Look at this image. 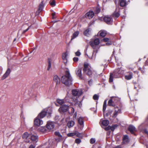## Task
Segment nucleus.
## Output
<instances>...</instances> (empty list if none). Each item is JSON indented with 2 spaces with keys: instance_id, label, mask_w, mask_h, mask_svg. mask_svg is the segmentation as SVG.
<instances>
[{
  "instance_id": "nucleus-22",
  "label": "nucleus",
  "mask_w": 148,
  "mask_h": 148,
  "mask_svg": "<svg viewBox=\"0 0 148 148\" xmlns=\"http://www.w3.org/2000/svg\"><path fill=\"white\" fill-rule=\"evenodd\" d=\"M106 31L104 30H101L98 33V35H99L102 37H105L106 35Z\"/></svg>"
},
{
  "instance_id": "nucleus-31",
  "label": "nucleus",
  "mask_w": 148,
  "mask_h": 148,
  "mask_svg": "<svg viewBox=\"0 0 148 148\" xmlns=\"http://www.w3.org/2000/svg\"><path fill=\"white\" fill-rule=\"evenodd\" d=\"M111 98L113 99V100L114 102V103L116 102L117 101H119L120 100V98L117 97H111Z\"/></svg>"
},
{
  "instance_id": "nucleus-35",
  "label": "nucleus",
  "mask_w": 148,
  "mask_h": 148,
  "mask_svg": "<svg viewBox=\"0 0 148 148\" xmlns=\"http://www.w3.org/2000/svg\"><path fill=\"white\" fill-rule=\"evenodd\" d=\"M106 103L107 100H105L104 102L103 106V112H104L106 110Z\"/></svg>"
},
{
  "instance_id": "nucleus-47",
  "label": "nucleus",
  "mask_w": 148,
  "mask_h": 148,
  "mask_svg": "<svg viewBox=\"0 0 148 148\" xmlns=\"http://www.w3.org/2000/svg\"><path fill=\"white\" fill-rule=\"evenodd\" d=\"M75 105H78L80 108L82 106L81 101H80L79 102H77L75 103Z\"/></svg>"
},
{
  "instance_id": "nucleus-54",
  "label": "nucleus",
  "mask_w": 148,
  "mask_h": 148,
  "mask_svg": "<svg viewBox=\"0 0 148 148\" xmlns=\"http://www.w3.org/2000/svg\"><path fill=\"white\" fill-rule=\"evenodd\" d=\"M105 129L106 131H107L110 130V126H109L108 127H105Z\"/></svg>"
},
{
  "instance_id": "nucleus-41",
  "label": "nucleus",
  "mask_w": 148,
  "mask_h": 148,
  "mask_svg": "<svg viewBox=\"0 0 148 148\" xmlns=\"http://www.w3.org/2000/svg\"><path fill=\"white\" fill-rule=\"evenodd\" d=\"M93 74H94V78L95 79H96L97 77H98L100 76V75H97L96 72L94 71H93Z\"/></svg>"
},
{
  "instance_id": "nucleus-23",
  "label": "nucleus",
  "mask_w": 148,
  "mask_h": 148,
  "mask_svg": "<svg viewBox=\"0 0 148 148\" xmlns=\"http://www.w3.org/2000/svg\"><path fill=\"white\" fill-rule=\"evenodd\" d=\"M96 140L95 138H93V148H101L99 144L97 142L95 143Z\"/></svg>"
},
{
  "instance_id": "nucleus-50",
  "label": "nucleus",
  "mask_w": 148,
  "mask_h": 148,
  "mask_svg": "<svg viewBox=\"0 0 148 148\" xmlns=\"http://www.w3.org/2000/svg\"><path fill=\"white\" fill-rule=\"evenodd\" d=\"M81 53L79 51L75 53V55L76 56H79L81 55Z\"/></svg>"
},
{
  "instance_id": "nucleus-29",
  "label": "nucleus",
  "mask_w": 148,
  "mask_h": 148,
  "mask_svg": "<svg viewBox=\"0 0 148 148\" xmlns=\"http://www.w3.org/2000/svg\"><path fill=\"white\" fill-rule=\"evenodd\" d=\"M108 104V105L111 106H115V103L112 99L111 98V99L109 100Z\"/></svg>"
},
{
  "instance_id": "nucleus-62",
  "label": "nucleus",
  "mask_w": 148,
  "mask_h": 148,
  "mask_svg": "<svg viewBox=\"0 0 148 148\" xmlns=\"http://www.w3.org/2000/svg\"><path fill=\"white\" fill-rule=\"evenodd\" d=\"M56 14V13L55 12H53L52 13L51 15L52 16H54Z\"/></svg>"
},
{
  "instance_id": "nucleus-49",
  "label": "nucleus",
  "mask_w": 148,
  "mask_h": 148,
  "mask_svg": "<svg viewBox=\"0 0 148 148\" xmlns=\"http://www.w3.org/2000/svg\"><path fill=\"white\" fill-rule=\"evenodd\" d=\"M57 142H58L62 140V138L61 137H58V138H55Z\"/></svg>"
},
{
  "instance_id": "nucleus-10",
  "label": "nucleus",
  "mask_w": 148,
  "mask_h": 148,
  "mask_svg": "<svg viewBox=\"0 0 148 148\" xmlns=\"http://www.w3.org/2000/svg\"><path fill=\"white\" fill-rule=\"evenodd\" d=\"M120 113H121V109L119 108L117 106H116L115 108V110L113 114V117H116L118 114Z\"/></svg>"
},
{
  "instance_id": "nucleus-6",
  "label": "nucleus",
  "mask_w": 148,
  "mask_h": 148,
  "mask_svg": "<svg viewBox=\"0 0 148 148\" xmlns=\"http://www.w3.org/2000/svg\"><path fill=\"white\" fill-rule=\"evenodd\" d=\"M69 106L66 104H63L58 109V111L60 113L66 112L69 111Z\"/></svg>"
},
{
  "instance_id": "nucleus-28",
  "label": "nucleus",
  "mask_w": 148,
  "mask_h": 148,
  "mask_svg": "<svg viewBox=\"0 0 148 148\" xmlns=\"http://www.w3.org/2000/svg\"><path fill=\"white\" fill-rule=\"evenodd\" d=\"M79 34V32L78 31H76L73 34V35L71 36V40L74 39L76 38L78 35Z\"/></svg>"
},
{
  "instance_id": "nucleus-14",
  "label": "nucleus",
  "mask_w": 148,
  "mask_h": 148,
  "mask_svg": "<svg viewBox=\"0 0 148 148\" xmlns=\"http://www.w3.org/2000/svg\"><path fill=\"white\" fill-rule=\"evenodd\" d=\"M44 7L43 4V1H42L39 5V7L37 11L36 12V14H39V13L42 10L43 8Z\"/></svg>"
},
{
  "instance_id": "nucleus-36",
  "label": "nucleus",
  "mask_w": 148,
  "mask_h": 148,
  "mask_svg": "<svg viewBox=\"0 0 148 148\" xmlns=\"http://www.w3.org/2000/svg\"><path fill=\"white\" fill-rule=\"evenodd\" d=\"M29 28H27L25 30H23L21 29H20L19 30L18 33H21L22 34H24L27 32L29 30Z\"/></svg>"
},
{
  "instance_id": "nucleus-7",
  "label": "nucleus",
  "mask_w": 148,
  "mask_h": 148,
  "mask_svg": "<svg viewBox=\"0 0 148 148\" xmlns=\"http://www.w3.org/2000/svg\"><path fill=\"white\" fill-rule=\"evenodd\" d=\"M103 20L108 25H111L113 22V19L111 16H105L103 17Z\"/></svg>"
},
{
  "instance_id": "nucleus-38",
  "label": "nucleus",
  "mask_w": 148,
  "mask_h": 148,
  "mask_svg": "<svg viewBox=\"0 0 148 148\" xmlns=\"http://www.w3.org/2000/svg\"><path fill=\"white\" fill-rule=\"evenodd\" d=\"M99 42L100 40L98 38L94 40V44L96 45H98V44H99Z\"/></svg>"
},
{
  "instance_id": "nucleus-16",
  "label": "nucleus",
  "mask_w": 148,
  "mask_h": 148,
  "mask_svg": "<svg viewBox=\"0 0 148 148\" xmlns=\"http://www.w3.org/2000/svg\"><path fill=\"white\" fill-rule=\"evenodd\" d=\"M123 144H125L129 142V138L128 136L127 135H124L123 138Z\"/></svg>"
},
{
  "instance_id": "nucleus-60",
  "label": "nucleus",
  "mask_w": 148,
  "mask_h": 148,
  "mask_svg": "<svg viewBox=\"0 0 148 148\" xmlns=\"http://www.w3.org/2000/svg\"><path fill=\"white\" fill-rule=\"evenodd\" d=\"M35 147L32 145H31L29 147V148H35Z\"/></svg>"
},
{
  "instance_id": "nucleus-11",
  "label": "nucleus",
  "mask_w": 148,
  "mask_h": 148,
  "mask_svg": "<svg viewBox=\"0 0 148 148\" xmlns=\"http://www.w3.org/2000/svg\"><path fill=\"white\" fill-rule=\"evenodd\" d=\"M11 71L10 69L9 68H8L5 73L2 76L1 78L3 80L6 78L10 74Z\"/></svg>"
},
{
  "instance_id": "nucleus-1",
  "label": "nucleus",
  "mask_w": 148,
  "mask_h": 148,
  "mask_svg": "<svg viewBox=\"0 0 148 148\" xmlns=\"http://www.w3.org/2000/svg\"><path fill=\"white\" fill-rule=\"evenodd\" d=\"M72 79L69 72L66 71L64 75L61 78V82L62 83L67 86H69L72 84Z\"/></svg>"
},
{
  "instance_id": "nucleus-24",
  "label": "nucleus",
  "mask_w": 148,
  "mask_h": 148,
  "mask_svg": "<svg viewBox=\"0 0 148 148\" xmlns=\"http://www.w3.org/2000/svg\"><path fill=\"white\" fill-rule=\"evenodd\" d=\"M128 130L130 132L133 134L134 131L135 130V127L134 126L131 125L129 126L128 128Z\"/></svg>"
},
{
  "instance_id": "nucleus-18",
  "label": "nucleus",
  "mask_w": 148,
  "mask_h": 148,
  "mask_svg": "<svg viewBox=\"0 0 148 148\" xmlns=\"http://www.w3.org/2000/svg\"><path fill=\"white\" fill-rule=\"evenodd\" d=\"M100 11L101 7L99 5H98L94 10V12H93V16H94L95 14H98L100 12Z\"/></svg>"
},
{
  "instance_id": "nucleus-4",
  "label": "nucleus",
  "mask_w": 148,
  "mask_h": 148,
  "mask_svg": "<svg viewBox=\"0 0 148 148\" xmlns=\"http://www.w3.org/2000/svg\"><path fill=\"white\" fill-rule=\"evenodd\" d=\"M91 66L89 63L85 62L84 63V68L83 71L86 75L91 77L92 76V71L91 70Z\"/></svg>"
},
{
  "instance_id": "nucleus-56",
  "label": "nucleus",
  "mask_w": 148,
  "mask_h": 148,
  "mask_svg": "<svg viewBox=\"0 0 148 148\" xmlns=\"http://www.w3.org/2000/svg\"><path fill=\"white\" fill-rule=\"evenodd\" d=\"M114 127L113 126H110V130H111L112 131H114Z\"/></svg>"
},
{
  "instance_id": "nucleus-27",
  "label": "nucleus",
  "mask_w": 148,
  "mask_h": 148,
  "mask_svg": "<svg viewBox=\"0 0 148 148\" xmlns=\"http://www.w3.org/2000/svg\"><path fill=\"white\" fill-rule=\"evenodd\" d=\"M75 124L74 122L73 121H69L67 124V126L69 128L73 127Z\"/></svg>"
},
{
  "instance_id": "nucleus-52",
  "label": "nucleus",
  "mask_w": 148,
  "mask_h": 148,
  "mask_svg": "<svg viewBox=\"0 0 148 148\" xmlns=\"http://www.w3.org/2000/svg\"><path fill=\"white\" fill-rule=\"evenodd\" d=\"M73 61L75 62H77L78 61L79 58L77 57H74L73 58Z\"/></svg>"
},
{
  "instance_id": "nucleus-63",
  "label": "nucleus",
  "mask_w": 148,
  "mask_h": 148,
  "mask_svg": "<svg viewBox=\"0 0 148 148\" xmlns=\"http://www.w3.org/2000/svg\"><path fill=\"white\" fill-rule=\"evenodd\" d=\"M114 127V129H115L116 127L117 126V125H112Z\"/></svg>"
},
{
  "instance_id": "nucleus-21",
  "label": "nucleus",
  "mask_w": 148,
  "mask_h": 148,
  "mask_svg": "<svg viewBox=\"0 0 148 148\" xmlns=\"http://www.w3.org/2000/svg\"><path fill=\"white\" fill-rule=\"evenodd\" d=\"M120 11L119 10H118V11L116 10L112 15L113 17L114 18H118L120 15Z\"/></svg>"
},
{
  "instance_id": "nucleus-61",
  "label": "nucleus",
  "mask_w": 148,
  "mask_h": 148,
  "mask_svg": "<svg viewBox=\"0 0 148 148\" xmlns=\"http://www.w3.org/2000/svg\"><path fill=\"white\" fill-rule=\"evenodd\" d=\"M90 142L91 144H92V138H91L90 140Z\"/></svg>"
},
{
  "instance_id": "nucleus-32",
  "label": "nucleus",
  "mask_w": 148,
  "mask_h": 148,
  "mask_svg": "<svg viewBox=\"0 0 148 148\" xmlns=\"http://www.w3.org/2000/svg\"><path fill=\"white\" fill-rule=\"evenodd\" d=\"M38 130L39 132H44L45 131L46 129L45 127H40L38 128Z\"/></svg>"
},
{
  "instance_id": "nucleus-17",
  "label": "nucleus",
  "mask_w": 148,
  "mask_h": 148,
  "mask_svg": "<svg viewBox=\"0 0 148 148\" xmlns=\"http://www.w3.org/2000/svg\"><path fill=\"white\" fill-rule=\"evenodd\" d=\"M86 17L89 19L92 18V11H90L85 14Z\"/></svg>"
},
{
  "instance_id": "nucleus-53",
  "label": "nucleus",
  "mask_w": 148,
  "mask_h": 148,
  "mask_svg": "<svg viewBox=\"0 0 148 148\" xmlns=\"http://www.w3.org/2000/svg\"><path fill=\"white\" fill-rule=\"evenodd\" d=\"M92 82L91 79L88 81V84L89 85L92 86Z\"/></svg>"
},
{
  "instance_id": "nucleus-48",
  "label": "nucleus",
  "mask_w": 148,
  "mask_h": 148,
  "mask_svg": "<svg viewBox=\"0 0 148 148\" xmlns=\"http://www.w3.org/2000/svg\"><path fill=\"white\" fill-rule=\"evenodd\" d=\"M67 136L69 137H72L75 136L74 132L73 133H68L67 134Z\"/></svg>"
},
{
  "instance_id": "nucleus-20",
  "label": "nucleus",
  "mask_w": 148,
  "mask_h": 148,
  "mask_svg": "<svg viewBox=\"0 0 148 148\" xmlns=\"http://www.w3.org/2000/svg\"><path fill=\"white\" fill-rule=\"evenodd\" d=\"M77 75L78 76L80 79H82L83 77L82 76V69L80 68L76 71Z\"/></svg>"
},
{
  "instance_id": "nucleus-46",
  "label": "nucleus",
  "mask_w": 148,
  "mask_h": 148,
  "mask_svg": "<svg viewBox=\"0 0 148 148\" xmlns=\"http://www.w3.org/2000/svg\"><path fill=\"white\" fill-rule=\"evenodd\" d=\"M81 142V140L79 138H77L75 139V143L77 144L80 143Z\"/></svg>"
},
{
  "instance_id": "nucleus-39",
  "label": "nucleus",
  "mask_w": 148,
  "mask_h": 148,
  "mask_svg": "<svg viewBox=\"0 0 148 148\" xmlns=\"http://www.w3.org/2000/svg\"><path fill=\"white\" fill-rule=\"evenodd\" d=\"M69 109H71V111L70 112L68 111L69 112V113L70 114H73L75 110L74 108H73L69 107Z\"/></svg>"
},
{
  "instance_id": "nucleus-59",
  "label": "nucleus",
  "mask_w": 148,
  "mask_h": 148,
  "mask_svg": "<svg viewBox=\"0 0 148 148\" xmlns=\"http://www.w3.org/2000/svg\"><path fill=\"white\" fill-rule=\"evenodd\" d=\"M65 64H66L67 63V59L63 60Z\"/></svg>"
},
{
  "instance_id": "nucleus-15",
  "label": "nucleus",
  "mask_w": 148,
  "mask_h": 148,
  "mask_svg": "<svg viewBox=\"0 0 148 148\" xmlns=\"http://www.w3.org/2000/svg\"><path fill=\"white\" fill-rule=\"evenodd\" d=\"M119 5L121 7H125L127 4L126 0H119Z\"/></svg>"
},
{
  "instance_id": "nucleus-25",
  "label": "nucleus",
  "mask_w": 148,
  "mask_h": 148,
  "mask_svg": "<svg viewBox=\"0 0 148 148\" xmlns=\"http://www.w3.org/2000/svg\"><path fill=\"white\" fill-rule=\"evenodd\" d=\"M31 140L33 141L37 142L38 141V137L37 136L34 135H32L30 136Z\"/></svg>"
},
{
  "instance_id": "nucleus-37",
  "label": "nucleus",
  "mask_w": 148,
  "mask_h": 148,
  "mask_svg": "<svg viewBox=\"0 0 148 148\" xmlns=\"http://www.w3.org/2000/svg\"><path fill=\"white\" fill-rule=\"evenodd\" d=\"M90 30L88 28L86 30L84 31V35L85 36H88L89 35Z\"/></svg>"
},
{
  "instance_id": "nucleus-9",
  "label": "nucleus",
  "mask_w": 148,
  "mask_h": 148,
  "mask_svg": "<svg viewBox=\"0 0 148 148\" xmlns=\"http://www.w3.org/2000/svg\"><path fill=\"white\" fill-rule=\"evenodd\" d=\"M37 117L34 120V124L35 125L37 126H39L42 125L43 123V121Z\"/></svg>"
},
{
  "instance_id": "nucleus-44",
  "label": "nucleus",
  "mask_w": 148,
  "mask_h": 148,
  "mask_svg": "<svg viewBox=\"0 0 148 148\" xmlns=\"http://www.w3.org/2000/svg\"><path fill=\"white\" fill-rule=\"evenodd\" d=\"M99 98V96L97 94H95L93 96V99L95 100H98Z\"/></svg>"
},
{
  "instance_id": "nucleus-58",
  "label": "nucleus",
  "mask_w": 148,
  "mask_h": 148,
  "mask_svg": "<svg viewBox=\"0 0 148 148\" xmlns=\"http://www.w3.org/2000/svg\"><path fill=\"white\" fill-rule=\"evenodd\" d=\"M90 45L92 47V41H91L89 42Z\"/></svg>"
},
{
  "instance_id": "nucleus-57",
  "label": "nucleus",
  "mask_w": 148,
  "mask_h": 148,
  "mask_svg": "<svg viewBox=\"0 0 148 148\" xmlns=\"http://www.w3.org/2000/svg\"><path fill=\"white\" fill-rule=\"evenodd\" d=\"M144 132L148 135V131H147L146 129H145L143 130Z\"/></svg>"
},
{
  "instance_id": "nucleus-51",
  "label": "nucleus",
  "mask_w": 148,
  "mask_h": 148,
  "mask_svg": "<svg viewBox=\"0 0 148 148\" xmlns=\"http://www.w3.org/2000/svg\"><path fill=\"white\" fill-rule=\"evenodd\" d=\"M74 134H75V135H76L78 137H79L80 136V134L77 131H75L74 132Z\"/></svg>"
},
{
  "instance_id": "nucleus-34",
  "label": "nucleus",
  "mask_w": 148,
  "mask_h": 148,
  "mask_svg": "<svg viewBox=\"0 0 148 148\" xmlns=\"http://www.w3.org/2000/svg\"><path fill=\"white\" fill-rule=\"evenodd\" d=\"M49 3L50 5L52 7L55 6L56 5V1L55 0H51Z\"/></svg>"
},
{
  "instance_id": "nucleus-40",
  "label": "nucleus",
  "mask_w": 148,
  "mask_h": 148,
  "mask_svg": "<svg viewBox=\"0 0 148 148\" xmlns=\"http://www.w3.org/2000/svg\"><path fill=\"white\" fill-rule=\"evenodd\" d=\"M68 55L66 53H64L62 54V58L63 60L67 59Z\"/></svg>"
},
{
  "instance_id": "nucleus-8",
  "label": "nucleus",
  "mask_w": 148,
  "mask_h": 148,
  "mask_svg": "<svg viewBox=\"0 0 148 148\" xmlns=\"http://www.w3.org/2000/svg\"><path fill=\"white\" fill-rule=\"evenodd\" d=\"M54 127V123L53 122L49 121L47 124V128L49 130L53 129Z\"/></svg>"
},
{
  "instance_id": "nucleus-12",
  "label": "nucleus",
  "mask_w": 148,
  "mask_h": 148,
  "mask_svg": "<svg viewBox=\"0 0 148 148\" xmlns=\"http://www.w3.org/2000/svg\"><path fill=\"white\" fill-rule=\"evenodd\" d=\"M30 136L29 135L27 132H25L24 133L22 136V138L23 139H25V142L27 143H29L30 142V141L27 139L28 137Z\"/></svg>"
},
{
  "instance_id": "nucleus-26",
  "label": "nucleus",
  "mask_w": 148,
  "mask_h": 148,
  "mask_svg": "<svg viewBox=\"0 0 148 148\" xmlns=\"http://www.w3.org/2000/svg\"><path fill=\"white\" fill-rule=\"evenodd\" d=\"M133 77V73L132 72H130L129 74L125 76V79L129 80L131 79Z\"/></svg>"
},
{
  "instance_id": "nucleus-45",
  "label": "nucleus",
  "mask_w": 148,
  "mask_h": 148,
  "mask_svg": "<svg viewBox=\"0 0 148 148\" xmlns=\"http://www.w3.org/2000/svg\"><path fill=\"white\" fill-rule=\"evenodd\" d=\"M109 39L107 38H104L101 40L102 41L105 42H107L109 41Z\"/></svg>"
},
{
  "instance_id": "nucleus-55",
  "label": "nucleus",
  "mask_w": 148,
  "mask_h": 148,
  "mask_svg": "<svg viewBox=\"0 0 148 148\" xmlns=\"http://www.w3.org/2000/svg\"><path fill=\"white\" fill-rule=\"evenodd\" d=\"M112 44V43L111 41H109V42H107L106 45L107 46H109L111 45Z\"/></svg>"
},
{
  "instance_id": "nucleus-33",
  "label": "nucleus",
  "mask_w": 148,
  "mask_h": 148,
  "mask_svg": "<svg viewBox=\"0 0 148 148\" xmlns=\"http://www.w3.org/2000/svg\"><path fill=\"white\" fill-rule=\"evenodd\" d=\"M109 122L108 120H105L102 121V123L103 125L105 126H107L109 124Z\"/></svg>"
},
{
  "instance_id": "nucleus-13",
  "label": "nucleus",
  "mask_w": 148,
  "mask_h": 148,
  "mask_svg": "<svg viewBox=\"0 0 148 148\" xmlns=\"http://www.w3.org/2000/svg\"><path fill=\"white\" fill-rule=\"evenodd\" d=\"M78 122L79 125V127L81 130H82L83 128L84 125V121L83 119L81 117L79 118L78 120Z\"/></svg>"
},
{
  "instance_id": "nucleus-42",
  "label": "nucleus",
  "mask_w": 148,
  "mask_h": 148,
  "mask_svg": "<svg viewBox=\"0 0 148 148\" xmlns=\"http://www.w3.org/2000/svg\"><path fill=\"white\" fill-rule=\"evenodd\" d=\"M51 61L49 59H48V67L47 69V70H49L50 69L51 67Z\"/></svg>"
},
{
  "instance_id": "nucleus-3",
  "label": "nucleus",
  "mask_w": 148,
  "mask_h": 148,
  "mask_svg": "<svg viewBox=\"0 0 148 148\" xmlns=\"http://www.w3.org/2000/svg\"><path fill=\"white\" fill-rule=\"evenodd\" d=\"M52 112V109L51 108H49L45 109L39 114L37 117L43 118L46 116L47 118H50L51 116Z\"/></svg>"
},
{
  "instance_id": "nucleus-43",
  "label": "nucleus",
  "mask_w": 148,
  "mask_h": 148,
  "mask_svg": "<svg viewBox=\"0 0 148 148\" xmlns=\"http://www.w3.org/2000/svg\"><path fill=\"white\" fill-rule=\"evenodd\" d=\"M55 134L56 136H58L59 137H62V136L60 134V133L59 132H55Z\"/></svg>"
},
{
  "instance_id": "nucleus-30",
  "label": "nucleus",
  "mask_w": 148,
  "mask_h": 148,
  "mask_svg": "<svg viewBox=\"0 0 148 148\" xmlns=\"http://www.w3.org/2000/svg\"><path fill=\"white\" fill-rule=\"evenodd\" d=\"M56 101L57 103L60 105H62L63 104L65 103V101L63 99H57Z\"/></svg>"
},
{
  "instance_id": "nucleus-5",
  "label": "nucleus",
  "mask_w": 148,
  "mask_h": 148,
  "mask_svg": "<svg viewBox=\"0 0 148 148\" xmlns=\"http://www.w3.org/2000/svg\"><path fill=\"white\" fill-rule=\"evenodd\" d=\"M82 94V90L77 89H74L72 90V94L73 95L72 98L74 101H76L77 98Z\"/></svg>"
},
{
  "instance_id": "nucleus-64",
  "label": "nucleus",
  "mask_w": 148,
  "mask_h": 148,
  "mask_svg": "<svg viewBox=\"0 0 148 148\" xmlns=\"http://www.w3.org/2000/svg\"><path fill=\"white\" fill-rule=\"evenodd\" d=\"M76 116H77V113H76V112L75 113V114H74V115L73 116H74V117H75L76 118Z\"/></svg>"
},
{
  "instance_id": "nucleus-19",
  "label": "nucleus",
  "mask_w": 148,
  "mask_h": 148,
  "mask_svg": "<svg viewBox=\"0 0 148 148\" xmlns=\"http://www.w3.org/2000/svg\"><path fill=\"white\" fill-rule=\"evenodd\" d=\"M53 81L56 82V85H59L60 83V78L57 75H55L53 77Z\"/></svg>"
},
{
  "instance_id": "nucleus-2",
  "label": "nucleus",
  "mask_w": 148,
  "mask_h": 148,
  "mask_svg": "<svg viewBox=\"0 0 148 148\" xmlns=\"http://www.w3.org/2000/svg\"><path fill=\"white\" fill-rule=\"evenodd\" d=\"M124 72V70L122 68H118L114 70L113 73L110 74L109 82H111L113 81V76L115 78L119 77Z\"/></svg>"
}]
</instances>
